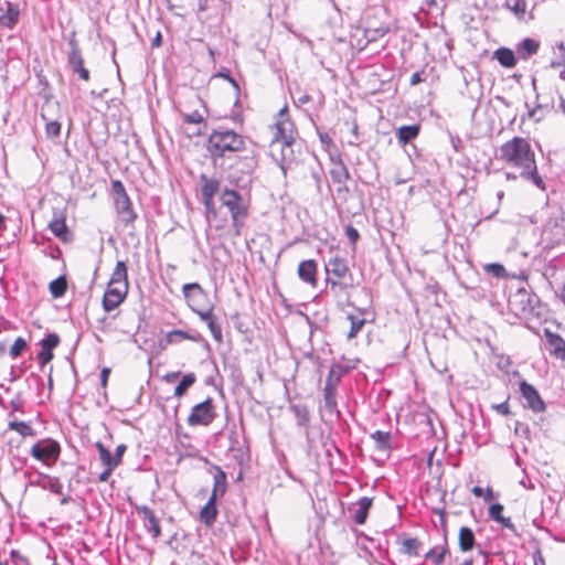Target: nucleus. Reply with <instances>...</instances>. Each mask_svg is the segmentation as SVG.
<instances>
[{"mask_svg": "<svg viewBox=\"0 0 565 565\" xmlns=\"http://www.w3.org/2000/svg\"><path fill=\"white\" fill-rule=\"evenodd\" d=\"M207 149L214 160L230 157L232 153L245 149L243 136L227 128H220L212 131L207 139Z\"/></svg>", "mask_w": 565, "mask_h": 565, "instance_id": "obj_3", "label": "nucleus"}, {"mask_svg": "<svg viewBox=\"0 0 565 565\" xmlns=\"http://www.w3.org/2000/svg\"><path fill=\"white\" fill-rule=\"evenodd\" d=\"M214 418L215 413L212 407V399L206 398L204 402L192 407L191 414L188 417V424L190 426H207Z\"/></svg>", "mask_w": 565, "mask_h": 565, "instance_id": "obj_9", "label": "nucleus"}, {"mask_svg": "<svg viewBox=\"0 0 565 565\" xmlns=\"http://www.w3.org/2000/svg\"><path fill=\"white\" fill-rule=\"evenodd\" d=\"M459 547L462 552H468L472 550L475 545V534L473 532L467 527L462 526L459 531Z\"/></svg>", "mask_w": 565, "mask_h": 565, "instance_id": "obj_29", "label": "nucleus"}, {"mask_svg": "<svg viewBox=\"0 0 565 565\" xmlns=\"http://www.w3.org/2000/svg\"><path fill=\"white\" fill-rule=\"evenodd\" d=\"M348 319L350 320L351 326H350V330L348 332L347 338L349 340H351V339L355 338L358 335V333L362 330V328L365 324V319L362 317H355L352 315H350L348 317Z\"/></svg>", "mask_w": 565, "mask_h": 565, "instance_id": "obj_35", "label": "nucleus"}, {"mask_svg": "<svg viewBox=\"0 0 565 565\" xmlns=\"http://www.w3.org/2000/svg\"><path fill=\"white\" fill-rule=\"evenodd\" d=\"M499 152V159L520 169L521 175L530 174L531 169H536L535 153L525 138L513 137L501 145Z\"/></svg>", "mask_w": 565, "mask_h": 565, "instance_id": "obj_2", "label": "nucleus"}, {"mask_svg": "<svg viewBox=\"0 0 565 565\" xmlns=\"http://www.w3.org/2000/svg\"><path fill=\"white\" fill-rule=\"evenodd\" d=\"M58 343L60 338L55 333L49 334L41 341V351L38 354V360L42 365L49 363L53 359L52 351L58 345Z\"/></svg>", "mask_w": 565, "mask_h": 565, "instance_id": "obj_18", "label": "nucleus"}, {"mask_svg": "<svg viewBox=\"0 0 565 565\" xmlns=\"http://www.w3.org/2000/svg\"><path fill=\"white\" fill-rule=\"evenodd\" d=\"M498 523H500L503 527L510 530L511 532H513L514 534H518L516 533V529L514 526V524L512 523L511 519L510 518H505V516H502Z\"/></svg>", "mask_w": 565, "mask_h": 565, "instance_id": "obj_51", "label": "nucleus"}, {"mask_svg": "<svg viewBox=\"0 0 565 565\" xmlns=\"http://www.w3.org/2000/svg\"><path fill=\"white\" fill-rule=\"evenodd\" d=\"M422 81H423V78H422L420 73L416 72V73H414V74L411 76V81H409V83H411V85H413V86H414V85H417L418 83H420Z\"/></svg>", "mask_w": 565, "mask_h": 565, "instance_id": "obj_59", "label": "nucleus"}, {"mask_svg": "<svg viewBox=\"0 0 565 565\" xmlns=\"http://www.w3.org/2000/svg\"><path fill=\"white\" fill-rule=\"evenodd\" d=\"M333 375H334V371L331 370L329 372V375H328L327 380H326V385H324V388H323V393H335V387H337L339 379L334 377Z\"/></svg>", "mask_w": 565, "mask_h": 565, "instance_id": "obj_42", "label": "nucleus"}, {"mask_svg": "<svg viewBox=\"0 0 565 565\" xmlns=\"http://www.w3.org/2000/svg\"><path fill=\"white\" fill-rule=\"evenodd\" d=\"M128 287L108 285L103 297V308L105 311L116 309L126 298Z\"/></svg>", "mask_w": 565, "mask_h": 565, "instance_id": "obj_12", "label": "nucleus"}, {"mask_svg": "<svg viewBox=\"0 0 565 565\" xmlns=\"http://www.w3.org/2000/svg\"><path fill=\"white\" fill-rule=\"evenodd\" d=\"M109 374H110V369L104 367L102 370V372H100V384H102L103 387H106Z\"/></svg>", "mask_w": 565, "mask_h": 565, "instance_id": "obj_54", "label": "nucleus"}, {"mask_svg": "<svg viewBox=\"0 0 565 565\" xmlns=\"http://www.w3.org/2000/svg\"><path fill=\"white\" fill-rule=\"evenodd\" d=\"M207 327L213 335V338L217 341L222 340V330L221 327L215 322V319H212L211 321L206 322Z\"/></svg>", "mask_w": 565, "mask_h": 565, "instance_id": "obj_48", "label": "nucleus"}, {"mask_svg": "<svg viewBox=\"0 0 565 565\" xmlns=\"http://www.w3.org/2000/svg\"><path fill=\"white\" fill-rule=\"evenodd\" d=\"M563 222V212L559 209L552 210L551 216L543 227V236L551 243L563 242L565 239Z\"/></svg>", "mask_w": 565, "mask_h": 565, "instance_id": "obj_8", "label": "nucleus"}, {"mask_svg": "<svg viewBox=\"0 0 565 565\" xmlns=\"http://www.w3.org/2000/svg\"><path fill=\"white\" fill-rule=\"evenodd\" d=\"M49 227L50 230L52 231V233L57 236V237H63L64 234L66 233V224H65V220L64 217L62 216H58V217H54L50 224H49Z\"/></svg>", "mask_w": 565, "mask_h": 565, "instance_id": "obj_37", "label": "nucleus"}, {"mask_svg": "<svg viewBox=\"0 0 565 565\" xmlns=\"http://www.w3.org/2000/svg\"><path fill=\"white\" fill-rule=\"evenodd\" d=\"M114 469H109L108 467L105 468V470L98 476V481L106 482Z\"/></svg>", "mask_w": 565, "mask_h": 565, "instance_id": "obj_57", "label": "nucleus"}, {"mask_svg": "<svg viewBox=\"0 0 565 565\" xmlns=\"http://www.w3.org/2000/svg\"><path fill=\"white\" fill-rule=\"evenodd\" d=\"M198 8H199V11H205L207 8V0H199Z\"/></svg>", "mask_w": 565, "mask_h": 565, "instance_id": "obj_63", "label": "nucleus"}, {"mask_svg": "<svg viewBox=\"0 0 565 565\" xmlns=\"http://www.w3.org/2000/svg\"><path fill=\"white\" fill-rule=\"evenodd\" d=\"M502 511H503V505L500 504V503H494V504H491L489 507V516L494 520L495 522H498L503 515H502Z\"/></svg>", "mask_w": 565, "mask_h": 565, "instance_id": "obj_45", "label": "nucleus"}, {"mask_svg": "<svg viewBox=\"0 0 565 565\" xmlns=\"http://www.w3.org/2000/svg\"><path fill=\"white\" fill-rule=\"evenodd\" d=\"M71 51L68 54V64L74 73H77L79 78L83 81L89 79V71L84 66V60L81 54V50L75 39H71L68 42Z\"/></svg>", "mask_w": 565, "mask_h": 565, "instance_id": "obj_10", "label": "nucleus"}, {"mask_svg": "<svg viewBox=\"0 0 565 565\" xmlns=\"http://www.w3.org/2000/svg\"><path fill=\"white\" fill-rule=\"evenodd\" d=\"M345 234L350 243L354 246L360 237L359 232L351 225L347 226Z\"/></svg>", "mask_w": 565, "mask_h": 565, "instance_id": "obj_49", "label": "nucleus"}, {"mask_svg": "<svg viewBox=\"0 0 565 565\" xmlns=\"http://www.w3.org/2000/svg\"><path fill=\"white\" fill-rule=\"evenodd\" d=\"M544 335L548 344V352L558 360L565 361V340L557 333L544 329Z\"/></svg>", "mask_w": 565, "mask_h": 565, "instance_id": "obj_17", "label": "nucleus"}, {"mask_svg": "<svg viewBox=\"0 0 565 565\" xmlns=\"http://www.w3.org/2000/svg\"><path fill=\"white\" fill-rule=\"evenodd\" d=\"M199 316L201 317V319L205 322H209L211 321L212 319H214V316L212 313V310H206V311H198Z\"/></svg>", "mask_w": 565, "mask_h": 565, "instance_id": "obj_56", "label": "nucleus"}, {"mask_svg": "<svg viewBox=\"0 0 565 565\" xmlns=\"http://www.w3.org/2000/svg\"><path fill=\"white\" fill-rule=\"evenodd\" d=\"M61 489H62V486L61 483H58L57 481L52 483L51 486V490L55 493H60L61 492Z\"/></svg>", "mask_w": 565, "mask_h": 565, "instance_id": "obj_64", "label": "nucleus"}, {"mask_svg": "<svg viewBox=\"0 0 565 565\" xmlns=\"http://www.w3.org/2000/svg\"><path fill=\"white\" fill-rule=\"evenodd\" d=\"M324 407L333 413L337 411L335 393H323Z\"/></svg>", "mask_w": 565, "mask_h": 565, "instance_id": "obj_43", "label": "nucleus"}, {"mask_svg": "<svg viewBox=\"0 0 565 565\" xmlns=\"http://www.w3.org/2000/svg\"><path fill=\"white\" fill-rule=\"evenodd\" d=\"M540 49V42L534 39L526 38L518 44V53L522 60H527L533 54H536Z\"/></svg>", "mask_w": 565, "mask_h": 565, "instance_id": "obj_25", "label": "nucleus"}, {"mask_svg": "<svg viewBox=\"0 0 565 565\" xmlns=\"http://www.w3.org/2000/svg\"><path fill=\"white\" fill-rule=\"evenodd\" d=\"M494 57L498 62L508 68H512L516 64V60L512 50L507 47H500L494 52Z\"/></svg>", "mask_w": 565, "mask_h": 565, "instance_id": "obj_28", "label": "nucleus"}, {"mask_svg": "<svg viewBox=\"0 0 565 565\" xmlns=\"http://www.w3.org/2000/svg\"><path fill=\"white\" fill-rule=\"evenodd\" d=\"M196 381V376L194 373L185 374L180 383L174 388V396L181 397L185 394V392L191 387Z\"/></svg>", "mask_w": 565, "mask_h": 565, "instance_id": "obj_33", "label": "nucleus"}, {"mask_svg": "<svg viewBox=\"0 0 565 565\" xmlns=\"http://www.w3.org/2000/svg\"><path fill=\"white\" fill-rule=\"evenodd\" d=\"M184 120L191 124H200L203 121V117L200 113L194 111L184 116Z\"/></svg>", "mask_w": 565, "mask_h": 565, "instance_id": "obj_50", "label": "nucleus"}, {"mask_svg": "<svg viewBox=\"0 0 565 565\" xmlns=\"http://www.w3.org/2000/svg\"><path fill=\"white\" fill-rule=\"evenodd\" d=\"M486 270L492 273L495 277H503L505 274V269L501 264H488L486 266Z\"/></svg>", "mask_w": 565, "mask_h": 565, "instance_id": "obj_47", "label": "nucleus"}, {"mask_svg": "<svg viewBox=\"0 0 565 565\" xmlns=\"http://www.w3.org/2000/svg\"><path fill=\"white\" fill-rule=\"evenodd\" d=\"M371 505L372 499L367 497H363L356 503L352 504L350 511L353 513V519L356 524L361 525L365 523Z\"/></svg>", "mask_w": 565, "mask_h": 565, "instance_id": "obj_20", "label": "nucleus"}, {"mask_svg": "<svg viewBox=\"0 0 565 565\" xmlns=\"http://www.w3.org/2000/svg\"><path fill=\"white\" fill-rule=\"evenodd\" d=\"M484 498V501L489 502L493 499V492L490 488H488L487 490L483 491V495Z\"/></svg>", "mask_w": 565, "mask_h": 565, "instance_id": "obj_61", "label": "nucleus"}, {"mask_svg": "<svg viewBox=\"0 0 565 565\" xmlns=\"http://www.w3.org/2000/svg\"><path fill=\"white\" fill-rule=\"evenodd\" d=\"M371 438L374 440L375 448L379 451L387 452L390 450V448H391V445H390L391 434L390 433L376 430L371 435Z\"/></svg>", "mask_w": 565, "mask_h": 565, "instance_id": "obj_30", "label": "nucleus"}, {"mask_svg": "<svg viewBox=\"0 0 565 565\" xmlns=\"http://www.w3.org/2000/svg\"><path fill=\"white\" fill-rule=\"evenodd\" d=\"M19 8L7 0H0V28L12 29L19 21Z\"/></svg>", "mask_w": 565, "mask_h": 565, "instance_id": "obj_15", "label": "nucleus"}, {"mask_svg": "<svg viewBox=\"0 0 565 565\" xmlns=\"http://www.w3.org/2000/svg\"><path fill=\"white\" fill-rule=\"evenodd\" d=\"M217 516L216 500L209 498L205 505L200 511V520L205 525H212Z\"/></svg>", "mask_w": 565, "mask_h": 565, "instance_id": "obj_23", "label": "nucleus"}, {"mask_svg": "<svg viewBox=\"0 0 565 565\" xmlns=\"http://www.w3.org/2000/svg\"><path fill=\"white\" fill-rule=\"evenodd\" d=\"M422 543L416 537H406L399 542V552L407 556H417Z\"/></svg>", "mask_w": 565, "mask_h": 565, "instance_id": "obj_26", "label": "nucleus"}, {"mask_svg": "<svg viewBox=\"0 0 565 565\" xmlns=\"http://www.w3.org/2000/svg\"><path fill=\"white\" fill-rule=\"evenodd\" d=\"M179 374H180L179 372L168 373V374L164 375V380L167 382H174L178 379Z\"/></svg>", "mask_w": 565, "mask_h": 565, "instance_id": "obj_60", "label": "nucleus"}, {"mask_svg": "<svg viewBox=\"0 0 565 565\" xmlns=\"http://www.w3.org/2000/svg\"><path fill=\"white\" fill-rule=\"evenodd\" d=\"M287 111V106L281 108L275 124L270 126L273 136L269 146L270 153L276 161L280 162V167L284 171L285 164L290 163L295 159L292 145L297 135L294 122L288 117Z\"/></svg>", "mask_w": 565, "mask_h": 565, "instance_id": "obj_1", "label": "nucleus"}, {"mask_svg": "<svg viewBox=\"0 0 565 565\" xmlns=\"http://www.w3.org/2000/svg\"><path fill=\"white\" fill-rule=\"evenodd\" d=\"M534 298L524 290H519L510 300L511 310L516 315L526 316L533 310Z\"/></svg>", "mask_w": 565, "mask_h": 565, "instance_id": "obj_14", "label": "nucleus"}, {"mask_svg": "<svg viewBox=\"0 0 565 565\" xmlns=\"http://www.w3.org/2000/svg\"><path fill=\"white\" fill-rule=\"evenodd\" d=\"M507 7L516 15L521 17L526 11V1L525 0H513L512 4L510 2L507 3Z\"/></svg>", "mask_w": 565, "mask_h": 565, "instance_id": "obj_41", "label": "nucleus"}, {"mask_svg": "<svg viewBox=\"0 0 565 565\" xmlns=\"http://www.w3.org/2000/svg\"><path fill=\"white\" fill-rule=\"evenodd\" d=\"M136 510L142 518L145 527L152 533L153 539H158L161 535V527L154 512L147 505H139Z\"/></svg>", "mask_w": 565, "mask_h": 565, "instance_id": "obj_16", "label": "nucleus"}, {"mask_svg": "<svg viewBox=\"0 0 565 565\" xmlns=\"http://www.w3.org/2000/svg\"><path fill=\"white\" fill-rule=\"evenodd\" d=\"M125 451H126V445L121 444V445L117 446L114 456H115V458L117 459V461L119 463L121 462V459H122V456H124Z\"/></svg>", "mask_w": 565, "mask_h": 565, "instance_id": "obj_55", "label": "nucleus"}, {"mask_svg": "<svg viewBox=\"0 0 565 565\" xmlns=\"http://www.w3.org/2000/svg\"><path fill=\"white\" fill-rule=\"evenodd\" d=\"M108 285L128 287L127 266L125 262H117Z\"/></svg>", "mask_w": 565, "mask_h": 565, "instance_id": "obj_22", "label": "nucleus"}, {"mask_svg": "<svg viewBox=\"0 0 565 565\" xmlns=\"http://www.w3.org/2000/svg\"><path fill=\"white\" fill-rule=\"evenodd\" d=\"M8 428L10 430L17 431L19 435H21L24 438L25 437H34L36 435L33 427L29 423H25V422L10 420L8 423Z\"/></svg>", "mask_w": 565, "mask_h": 565, "instance_id": "obj_31", "label": "nucleus"}, {"mask_svg": "<svg viewBox=\"0 0 565 565\" xmlns=\"http://www.w3.org/2000/svg\"><path fill=\"white\" fill-rule=\"evenodd\" d=\"M332 180L337 183H344L349 179V172L345 166L340 162L331 170Z\"/></svg>", "mask_w": 565, "mask_h": 565, "instance_id": "obj_38", "label": "nucleus"}, {"mask_svg": "<svg viewBox=\"0 0 565 565\" xmlns=\"http://www.w3.org/2000/svg\"><path fill=\"white\" fill-rule=\"evenodd\" d=\"M483 489L481 487H473L471 492L476 495V497H482L483 495Z\"/></svg>", "mask_w": 565, "mask_h": 565, "instance_id": "obj_62", "label": "nucleus"}, {"mask_svg": "<svg viewBox=\"0 0 565 565\" xmlns=\"http://www.w3.org/2000/svg\"><path fill=\"white\" fill-rule=\"evenodd\" d=\"M57 108L58 109V103L54 102H47L41 111V117L45 121V134L46 137L50 139L56 138L61 134V122L58 121V117L53 119L50 116V113L52 109Z\"/></svg>", "mask_w": 565, "mask_h": 565, "instance_id": "obj_13", "label": "nucleus"}, {"mask_svg": "<svg viewBox=\"0 0 565 565\" xmlns=\"http://www.w3.org/2000/svg\"><path fill=\"white\" fill-rule=\"evenodd\" d=\"M446 552V546H435L426 553L425 557L430 559L435 565H440L444 562Z\"/></svg>", "mask_w": 565, "mask_h": 565, "instance_id": "obj_36", "label": "nucleus"}, {"mask_svg": "<svg viewBox=\"0 0 565 565\" xmlns=\"http://www.w3.org/2000/svg\"><path fill=\"white\" fill-rule=\"evenodd\" d=\"M96 449L98 450L99 458L105 467L115 469L119 465L115 456L111 455L110 451L102 443H96Z\"/></svg>", "mask_w": 565, "mask_h": 565, "instance_id": "obj_32", "label": "nucleus"}, {"mask_svg": "<svg viewBox=\"0 0 565 565\" xmlns=\"http://www.w3.org/2000/svg\"><path fill=\"white\" fill-rule=\"evenodd\" d=\"M499 414L501 415H509L510 414V407L508 402H503L501 404H495L492 406Z\"/></svg>", "mask_w": 565, "mask_h": 565, "instance_id": "obj_52", "label": "nucleus"}, {"mask_svg": "<svg viewBox=\"0 0 565 565\" xmlns=\"http://www.w3.org/2000/svg\"><path fill=\"white\" fill-rule=\"evenodd\" d=\"M222 205L227 207L231 213L233 226L239 233L241 221L247 215V205L243 196L231 189H224L221 193Z\"/></svg>", "mask_w": 565, "mask_h": 565, "instance_id": "obj_4", "label": "nucleus"}, {"mask_svg": "<svg viewBox=\"0 0 565 565\" xmlns=\"http://www.w3.org/2000/svg\"><path fill=\"white\" fill-rule=\"evenodd\" d=\"M227 489L226 475L220 468L215 467V473L213 476V490L210 498L217 500V498L223 497Z\"/></svg>", "mask_w": 565, "mask_h": 565, "instance_id": "obj_21", "label": "nucleus"}, {"mask_svg": "<svg viewBox=\"0 0 565 565\" xmlns=\"http://www.w3.org/2000/svg\"><path fill=\"white\" fill-rule=\"evenodd\" d=\"M521 177L526 179V180H532L533 183L537 188L544 189V182H543L542 178L537 174V170L536 169H531V173L530 174H525V175H521Z\"/></svg>", "mask_w": 565, "mask_h": 565, "instance_id": "obj_46", "label": "nucleus"}, {"mask_svg": "<svg viewBox=\"0 0 565 565\" xmlns=\"http://www.w3.org/2000/svg\"><path fill=\"white\" fill-rule=\"evenodd\" d=\"M202 203L205 207L207 217H216L217 212L214 204V196L220 191V181L209 178L205 174L200 175Z\"/></svg>", "mask_w": 565, "mask_h": 565, "instance_id": "obj_6", "label": "nucleus"}, {"mask_svg": "<svg viewBox=\"0 0 565 565\" xmlns=\"http://www.w3.org/2000/svg\"><path fill=\"white\" fill-rule=\"evenodd\" d=\"M299 278L312 286L317 285V263L313 259L302 260L298 266Z\"/></svg>", "mask_w": 565, "mask_h": 565, "instance_id": "obj_19", "label": "nucleus"}, {"mask_svg": "<svg viewBox=\"0 0 565 565\" xmlns=\"http://www.w3.org/2000/svg\"><path fill=\"white\" fill-rule=\"evenodd\" d=\"M111 192L116 212L121 221L126 224L132 223L137 215L132 210L131 201L121 181L115 180L111 182Z\"/></svg>", "mask_w": 565, "mask_h": 565, "instance_id": "obj_5", "label": "nucleus"}, {"mask_svg": "<svg viewBox=\"0 0 565 565\" xmlns=\"http://www.w3.org/2000/svg\"><path fill=\"white\" fill-rule=\"evenodd\" d=\"M327 271L337 278H343L349 273V267L343 258L334 256L330 258L327 265Z\"/></svg>", "mask_w": 565, "mask_h": 565, "instance_id": "obj_24", "label": "nucleus"}, {"mask_svg": "<svg viewBox=\"0 0 565 565\" xmlns=\"http://www.w3.org/2000/svg\"><path fill=\"white\" fill-rule=\"evenodd\" d=\"M67 288L65 277L61 276L50 282V292L54 298L62 297Z\"/></svg>", "mask_w": 565, "mask_h": 565, "instance_id": "obj_34", "label": "nucleus"}, {"mask_svg": "<svg viewBox=\"0 0 565 565\" xmlns=\"http://www.w3.org/2000/svg\"><path fill=\"white\" fill-rule=\"evenodd\" d=\"M183 294L186 299H191L192 297L194 298L196 296L202 297L203 290L199 284L192 282V284H185L183 286Z\"/></svg>", "mask_w": 565, "mask_h": 565, "instance_id": "obj_39", "label": "nucleus"}, {"mask_svg": "<svg viewBox=\"0 0 565 565\" xmlns=\"http://www.w3.org/2000/svg\"><path fill=\"white\" fill-rule=\"evenodd\" d=\"M25 347H26V341L21 337L17 338L14 340L12 347L10 348V352H9L10 356L12 359H17L21 354V352L25 349Z\"/></svg>", "mask_w": 565, "mask_h": 565, "instance_id": "obj_40", "label": "nucleus"}, {"mask_svg": "<svg viewBox=\"0 0 565 565\" xmlns=\"http://www.w3.org/2000/svg\"><path fill=\"white\" fill-rule=\"evenodd\" d=\"M419 134L418 125L402 126L398 128L396 136L402 145H406L415 139Z\"/></svg>", "mask_w": 565, "mask_h": 565, "instance_id": "obj_27", "label": "nucleus"}, {"mask_svg": "<svg viewBox=\"0 0 565 565\" xmlns=\"http://www.w3.org/2000/svg\"><path fill=\"white\" fill-rule=\"evenodd\" d=\"M185 339H190L189 334L181 330H173L168 333L167 340L169 343H175Z\"/></svg>", "mask_w": 565, "mask_h": 565, "instance_id": "obj_44", "label": "nucleus"}, {"mask_svg": "<svg viewBox=\"0 0 565 565\" xmlns=\"http://www.w3.org/2000/svg\"><path fill=\"white\" fill-rule=\"evenodd\" d=\"M328 282L330 284L331 286V290L333 292H339V291H342L347 288V285L341 282V281H338V280H333V279H329Z\"/></svg>", "mask_w": 565, "mask_h": 565, "instance_id": "obj_53", "label": "nucleus"}, {"mask_svg": "<svg viewBox=\"0 0 565 565\" xmlns=\"http://www.w3.org/2000/svg\"><path fill=\"white\" fill-rule=\"evenodd\" d=\"M295 411H296L297 416L299 417L300 420L305 422V420L308 419L306 408H300L299 406H296Z\"/></svg>", "mask_w": 565, "mask_h": 565, "instance_id": "obj_58", "label": "nucleus"}, {"mask_svg": "<svg viewBox=\"0 0 565 565\" xmlns=\"http://www.w3.org/2000/svg\"><path fill=\"white\" fill-rule=\"evenodd\" d=\"M520 392L526 402V406L535 413L545 411V403L541 398L536 388L525 381L520 383Z\"/></svg>", "mask_w": 565, "mask_h": 565, "instance_id": "obj_11", "label": "nucleus"}, {"mask_svg": "<svg viewBox=\"0 0 565 565\" xmlns=\"http://www.w3.org/2000/svg\"><path fill=\"white\" fill-rule=\"evenodd\" d=\"M60 445L51 439L40 440L31 448V456L36 460L51 466L60 456Z\"/></svg>", "mask_w": 565, "mask_h": 565, "instance_id": "obj_7", "label": "nucleus"}]
</instances>
